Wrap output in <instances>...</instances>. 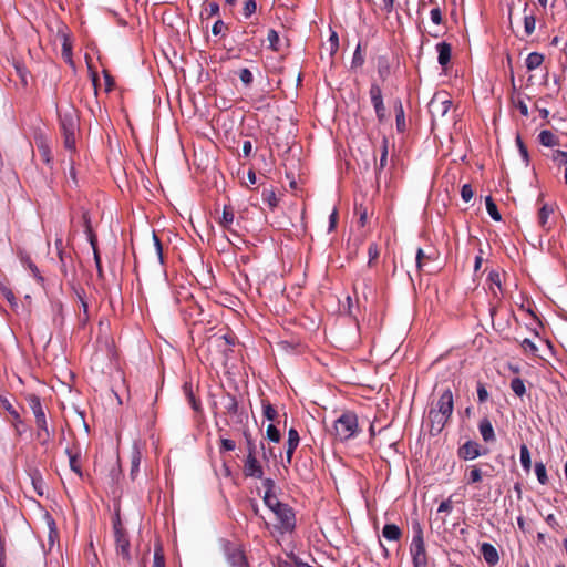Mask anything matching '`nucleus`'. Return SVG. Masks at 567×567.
Segmentation results:
<instances>
[{
	"label": "nucleus",
	"mask_w": 567,
	"mask_h": 567,
	"mask_svg": "<svg viewBox=\"0 0 567 567\" xmlns=\"http://www.w3.org/2000/svg\"><path fill=\"white\" fill-rule=\"evenodd\" d=\"M27 402L31 409L37 424V439L42 445H45L51 440V432L49 431L45 413L41 400L35 394H29Z\"/></svg>",
	"instance_id": "nucleus-1"
},
{
	"label": "nucleus",
	"mask_w": 567,
	"mask_h": 567,
	"mask_svg": "<svg viewBox=\"0 0 567 567\" xmlns=\"http://www.w3.org/2000/svg\"><path fill=\"white\" fill-rule=\"evenodd\" d=\"M413 528V539L410 546L411 556L413 559L414 567H425L429 564L424 539H423V529L421 524L415 520L412 524Z\"/></svg>",
	"instance_id": "nucleus-2"
},
{
	"label": "nucleus",
	"mask_w": 567,
	"mask_h": 567,
	"mask_svg": "<svg viewBox=\"0 0 567 567\" xmlns=\"http://www.w3.org/2000/svg\"><path fill=\"white\" fill-rule=\"evenodd\" d=\"M60 126L64 138V147L71 152L75 151V131L78 127V118L74 110L60 114Z\"/></svg>",
	"instance_id": "nucleus-3"
},
{
	"label": "nucleus",
	"mask_w": 567,
	"mask_h": 567,
	"mask_svg": "<svg viewBox=\"0 0 567 567\" xmlns=\"http://www.w3.org/2000/svg\"><path fill=\"white\" fill-rule=\"evenodd\" d=\"M452 104L453 103L449 92L444 90L435 92L427 105L432 117V123L444 118L452 107Z\"/></svg>",
	"instance_id": "nucleus-4"
},
{
	"label": "nucleus",
	"mask_w": 567,
	"mask_h": 567,
	"mask_svg": "<svg viewBox=\"0 0 567 567\" xmlns=\"http://www.w3.org/2000/svg\"><path fill=\"white\" fill-rule=\"evenodd\" d=\"M113 529H114V538H115V548L116 554L118 557L122 558L121 564L127 565L131 563V544L130 538L124 529L121 519L117 517L113 522Z\"/></svg>",
	"instance_id": "nucleus-5"
},
{
	"label": "nucleus",
	"mask_w": 567,
	"mask_h": 567,
	"mask_svg": "<svg viewBox=\"0 0 567 567\" xmlns=\"http://www.w3.org/2000/svg\"><path fill=\"white\" fill-rule=\"evenodd\" d=\"M333 434L338 445L344 444L354 435V414L351 412L342 413L333 422Z\"/></svg>",
	"instance_id": "nucleus-6"
},
{
	"label": "nucleus",
	"mask_w": 567,
	"mask_h": 567,
	"mask_svg": "<svg viewBox=\"0 0 567 567\" xmlns=\"http://www.w3.org/2000/svg\"><path fill=\"white\" fill-rule=\"evenodd\" d=\"M277 523L276 528L281 533H291L296 527V516L288 504H282L274 512Z\"/></svg>",
	"instance_id": "nucleus-7"
},
{
	"label": "nucleus",
	"mask_w": 567,
	"mask_h": 567,
	"mask_svg": "<svg viewBox=\"0 0 567 567\" xmlns=\"http://www.w3.org/2000/svg\"><path fill=\"white\" fill-rule=\"evenodd\" d=\"M56 38L61 41V44H62V58L64 59V61L69 64H73V60H72V40H71V35H70V31H69V28L60 22L58 24V30H56Z\"/></svg>",
	"instance_id": "nucleus-8"
},
{
	"label": "nucleus",
	"mask_w": 567,
	"mask_h": 567,
	"mask_svg": "<svg viewBox=\"0 0 567 567\" xmlns=\"http://www.w3.org/2000/svg\"><path fill=\"white\" fill-rule=\"evenodd\" d=\"M487 449H482L481 445L472 440L466 441L457 449V456L464 461L475 460L481 455H486Z\"/></svg>",
	"instance_id": "nucleus-9"
},
{
	"label": "nucleus",
	"mask_w": 567,
	"mask_h": 567,
	"mask_svg": "<svg viewBox=\"0 0 567 567\" xmlns=\"http://www.w3.org/2000/svg\"><path fill=\"white\" fill-rule=\"evenodd\" d=\"M244 474L246 477L262 478L264 470L256 453H247L244 464Z\"/></svg>",
	"instance_id": "nucleus-10"
},
{
	"label": "nucleus",
	"mask_w": 567,
	"mask_h": 567,
	"mask_svg": "<svg viewBox=\"0 0 567 567\" xmlns=\"http://www.w3.org/2000/svg\"><path fill=\"white\" fill-rule=\"evenodd\" d=\"M225 551H226V555H227L228 564L231 567H245V566H247V560H246V557L244 555V551L237 545L228 544L225 547Z\"/></svg>",
	"instance_id": "nucleus-11"
},
{
	"label": "nucleus",
	"mask_w": 567,
	"mask_h": 567,
	"mask_svg": "<svg viewBox=\"0 0 567 567\" xmlns=\"http://www.w3.org/2000/svg\"><path fill=\"white\" fill-rule=\"evenodd\" d=\"M370 99L379 121H383L385 117V107L383 105L382 91L381 87L375 83H373L370 87Z\"/></svg>",
	"instance_id": "nucleus-12"
},
{
	"label": "nucleus",
	"mask_w": 567,
	"mask_h": 567,
	"mask_svg": "<svg viewBox=\"0 0 567 567\" xmlns=\"http://www.w3.org/2000/svg\"><path fill=\"white\" fill-rule=\"evenodd\" d=\"M450 417L439 413L434 409L429 411L430 433L431 435H437L442 432Z\"/></svg>",
	"instance_id": "nucleus-13"
},
{
	"label": "nucleus",
	"mask_w": 567,
	"mask_h": 567,
	"mask_svg": "<svg viewBox=\"0 0 567 567\" xmlns=\"http://www.w3.org/2000/svg\"><path fill=\"white\" fill-rule=\"evenodd\" d=\"M453 408H454L453 393L450 389H446L441 394V396L437 401V404H436V409H434V410L441 414L446 415L447 417H451V415L453 413Z\"/></svg>",
	"instance_id": "nucleus-14"
},
{
	"label": "nucleus",
	"mask_w": 567,
	"mask_h": 567,
	"mask_svg": "<svg viewBox=\"0 0 567 567\" xmlns=\"http://www.w3.org/2000/svg\"><path fill=\"white\" fill-rule=\"evenodd\" d=\"M300 442L299 433L296 429L291 427L288 432V440L286 443V463L291 464L293 453Z\"/></svg>",
	"instance_id": "nucleus-15"
},
{
	"label": "nucleus",
	"mask_w": 567,
	"mask_h": 567,
	"mask_svg": "<svg viewBox=\"0 0 567 567\" xmlns=\"http://www.w3.org/2000/svg\"><path fill=\"white\" fill-rule=\"evenodd\" d=\"M235 220L234 208L230 205H225L223 209V215L219 219V225L227 231L233 235H238L237 230L233 228V224Z\"/></svg>",
	"instance_id": "nucleus-16"
},
{
	"label": "nucleus",
	"mask_w": 567,
	"mask_h": 567,
	"mask_svg": "<svg viewBox=\"0 0 567 567\" xmlns=\"http://www.w3.org/2000/svg\"><path fill=\"white\" fill-rule=\"evenodd\" d=\"M478 431L485 443H493L496 441V435L492 422L487 416L483 417L478 423Z\"/></svg>",
	"instance_id": "nucleus-17"
},
{
	"label": "nucleus",
	"mask_w": 567,
	"mask_h": 567,
	"mask_svg": "<svg viewBox=\"0 0 567 567\" xmlns=\"http://www.w3.org/2000/svg\"><path fill=\"white\" fill-rule=\"evenodd\" d=\"M480 553L483 556L484 560L489 566H494L498 563V559H499L498 551L495 548V546H493L492 544L483 543L481 545Z\"/></svg>",
	"instance_id": "nucleus-18"
},
{
	"label": "nucleus",
	"mask_w": 567,
	"mask_h": 567,
	"mask_svg": "<svg viewBox=\"0 0 567 567\" xmlns=\"http://www.w3.org/2000/svg\"><path fill=\"white\" fill-rule=\"evenodd\" d=\"M439 53L437 60L441 66L445 68L451 61L452 47L447 42H441L436 45Z\"/></svg>",
	"instance_id": "nucleus-19"
},
{
	"label": "nucleus",
	"mask_w": 567,
	"mask_h": 567,
	"mask_svg": "<svg viewBox=\"0 0 567 567\" xmlns=\"http://www.w3.org/2000/svg\"><path fill=\"white\" fill-rule=\"evenodd\" d=\"M554 213V208L548 204H544L538 210V225L545 230L549 231L551 227L548 225L549 216Z\"/></svg>",
	"instance_id": "nucleus-20"
},
{
	"label": "nucleus",
	"mask_w": 567,
	"mask_h": 567,
	"mask_svg": "<svg viewBox=\"0 0 567 567\" xmlns=\"http://www.w3.org/2000/svg\"><path fill=\"white\" fill-rule=\"evenodd\" d=\"M382 535L388 540L398 542L402 537V530L395 524H385L382 529Z\"/></svg>",
	"instance_id": "nucleus-21"
},
{
	"label": "nucleus",
	"mask_w": 567,
	"mask_h": 567,
	"mask_svg": "<svg viewBox=\"0 0 567 567\" xmlns=\"http://www.w3.org/2000/svg\"><path fill=\"white\" fill-rule=\"evenodd\" d=\"M465 476H466L467 484H470V485L477 484V483H481L483 480V472L478 467V465H472V466L467 467Z\"/></svg>",
	"instance_id": "nucleus-22"
},
{
	"label": "nucleus",
	"mask_w": 567,
	"mask_h": 567,
	"mask_svg": "<svg viewBox=\"0 0 567 567\" xmlns=\"http://www.w3.org/2000/svg\"><path fill=\"white\" fill-rule=\"evenodd\" d=\"M539 143L547 147H553L559 144V140L553 132L544 130L538 135Z\"/></svg>",
	"instance_id": "nucleus-23"
},
{
	"label": "nucleus",
	"mask_w": 567,
	"mask_h": 567,
	"mask_svg": "<svg viewBox=\"0 0 567 567\" xmlns=\"http://www.w3.org/2000/svg\"><path fill=\"white\" fill-rule=\"evenodd\" d=\"M544 54L542 53H538V52H532L528 54V56L526 58V68L528 71H533L537 68H539L543 62H544Z\"/></svg>",
	"instance_id": "nucleus-24"
},
{
	"label": "nucleus",
	"mask_w": 567,
	"mask_h": 567,
	"mask_svg": "<svg viewBox=\"0 0 567 567\" xmlns=\"http://www.w3.org/2000/svg\"><path fill=\"white\" fill-rule=\"evenodd\" d=\"M66 454L69 456V464H70V468L79 476V477H82L83 476V473H82V470H81V465H80V462H79V455L80 453L79 452H73L72 450L70 449H66Z\"/></svg>",
	"instance_id": "nucleus-25"
},
{
	"label": "nucleus",
	"mask_w": 567,
	"mask_h": 567,
	"mask_svg": "<svg viewBox=\"0 0 567 567\" xmlns=\"http://www.w3.org/2000/svg\"><path fill=\"white\" fill-rule=\"evenodd\" d=\"M141 458H142L141 452L137 449H134L132 451V454H131V472H130V475H131L132 480H135V477H136V475L138 473L140 464H141Z\"/></svg>",
	"instance_id": "nucleus-26"
},
{
	"label": "nucleus",
	"mask_w": 567,
	"mask_h": 567,
	"mask_svg": "<svg viewBox=\"0 0 567 567\" xmlns=\"http://www.w3.org/2000/svg\"><path fill=\"white\" fill-rule=\"evenodd\" d=\"M267 40L269 42V48L274 51V52H279L281 51V41H280V38H279V34L276 30L274 29H270L268 31V34H267Z\"/></svg>",
	"instance_id": "nucleus-27"
},
{
	"label": "nucleus",
	"mask_w": 567,
	"mask_h": 567,
	"mask_svg": "<svg viewBox=\"0 0 567 567\" xmlns=\"http://www.w3.org/2000/svg\"><path fill=\"white\" fill-rule=\"evenodd\" d=\"M262 414L268 421H276L279 416L278 411L272 406V404L266 400H262Z\"/></svg>",
	"instance_id": "nucleus-28"
},
{
	"label": "nucleus",
	"mask_w": 567,
	"mask_h": 567,
	"mask_svg": "<svg viewBox=\"0 0 567 567\" xmlns=\"http://www.w3.org/2000/svg\"><path fill=\"white\" fill-rule=\"evenodd\" d=\"M380 256V249L378 244L371 243L368 248V267L372 268L375 266Z\"/></svg>",
	"instance_id": "nucleus-29"
},
{
	"label": "nucleus",
	"mask_w": 567,
	"mask_h": 567,
	"mask_svg": "<svg viewBox=\"0 0 567 567\" xmlns=\"http://www.w3.org/2000/svg\"><path fill=\"white\" fill-rule=\"evenodd\" d=\"M75 295H76V299L78 301L80 302L81 305V308L83 310V319L82 321L85 323L87 320H89V306H87V302L85 300V292L84 290L81 288V289H75Z\"/></svg>",
	"instance_id": "nucleus-30"
},
{
	"label": "nucleus",
	"mask_w": 567,
	"mask_h": 567,
	"mask_svg": "<svg viewBox=\"0 0 567 567\" xmlns=\"http://www.w3.org/2000/svg\"><path fill=\"white\" fill-rule=\"evenodd\" d=\"M486 203V209L489 216L495 220L499 221L502 219V216L498 212L497 205L495 204L494 199L491 196H487L485 199Z\"/></svg>",
	"instance_id": "nucleus-31"
},
{
	"label": "nucleus",
	"mask_w": 567,
	"mask_h": 567,
	"mask_svg": "<svg viewBox=\"0 0 567 567\" xmlns=\"http://www.w3.org/2000/svg\"><path fill=\"white\" fill-rule=\"evenodd\" d=\"M520 463L523 468L526 472L530 471L532 467V461H530V453L526 444L520 445Z\"/></svg>",
	"instance_id": "nucleus-32"
},
{
	"label": "nucleus",
	"mask_w": 567,
	"mask_h": 567,
	"mask_svg": "<svg viewBox=\"0 0 567 567\" xmlns=\"http://www.w3.org/2000/svg\"><path fill=\"white\" fill-rule=\"evenodd\" d=\"M511 389L519 398H522L526 393L524 380L520 378H514L511 381Z\"/></svg>",
	"instance_id": "nucleus-33"
},
{
	"label": "nucleus",
	"mask_w": 567,
	"mask_h": 567,
	"mask_svg": "<svg viewBox=\"0 0 567 567\" xmlns=\"http://www.w3.org/2000/svg\"><path fill=\"white\" fill-rule=\"evenodd\" d=\"M339 48L338 34L332 32L327 44L323 45V49L332 56Z\"/></svg>",
	"instance_id": "nucleus-34"
},
{
	"label": "nucleus",
	"mask_w": 567,
	"mask_h": 567,
	"mask_svg": "<svg viewBox=\"0 0 567 567\" xmlns=\"http://www.w3.org/2000/svg\"><path fill=\"white\" fill-rule=\"evenodd\" d=\"M264 502L272 513L284 504L277 498L275 494H265Z\"/></svg>",
	"instance_id": "nucleus-35"
},
{
	"label": "nucleus",
	"mask_w": 567,
	"mask_h": 567,
	"mask_svg": "<svg viewBox=\"0 0 567 567\" xmlns=\"http://www.w3.org/2000/svg\"><path fill=\"white\" fill-rule=\"evenodd\" d=\"M38 150H39L42 161L47 164H50L52 161V157H51V151H50L49 145L44 141H41L38 144Z\"/></svg>",
	"instance_id": "nucleus-36"
},
{
	"label": "nucleus",
	"mask_w": 567,
	"mask_h": 567,
	"mask_svg": "<svg viewBox=\"0 0 567 567\" xmlns=\"http://www.w3.org/2000/svg\"><path fill=\"white\" fill-rule=\"evenodd\" d=\"M262 199L272 209L278 205V198L274 189H265L262 192Z\"/></svg>",
	"instance_id": "nucleus-37"
},
{
	"label": "nucleus",
	"mask_w": 567,
	"mask_h": 567,
	"mask_svg": "<svg viewBox=\"0 0 567 567\" xmlns=\"http://www.w3.org/2000/svg\"><path fill=\"white\" fill-rule=\"evenodd\" d=\"M536 17L534 13L526 14L524 17V29L527 35H530L535 31Z\"/></svg>",
	"instance_id": "nucleus-38"
},
{
	"label": "nucleus",
	"mask_w": 567,
	"mask_h": 567,
	"mask_svg": "<svg viewBox=\"0 0 567 567\" xmlns=\"http://www.w3.org/2000/svg\"><path fill=\"white\" fill-rule=\"evenodd\" d=\"M395 112H396V128L399 132H404L405 130V118H404V112H403V107H402V104L399 103L398 107H395Z\"/></svg>",
	"instance_id": "nucleus-39"
},
{
	"label": "nucleus",
	"mask_w": 567,
	"mask_h": 567,
	"mask_svg": "<svg viewBox=\"0 0 567 567\" xmlns=\"http://www.w3.org/2000/svg\"><path fill=\"white\" fill-rule=\"evenodd\" d=\"M266 436L269 441L278 443L280 441L281 434L275 424H269L266 430Z\"/></svg>",
	"instance_id": "nucleus-40"
},
{
	"label": "nucleus",
	"mask_w": 567,
	"mask_h": 567,
	"mask_svg": "<svg viewBox=\"0 0 567 567\" xmlns=\"http://www.w3.org/2000/svg\"><path fill=\"white\" fill-rule=\"evenodd\" d=\"M416 267L419 270H422L423 267L426 265V261L432 260L433 257L430 255H426L422 248H419L416 251Z\"/></svg>",
	"instance_id": "nucleus-41"
},
{
	"label": "nucleus",
	"mask_w": 567,
	"mask_h": 567,
	"mask_svg": "<svg viewBox=\"0 0 567 567\" xmlns=\"http://www.w3.org/2000/svg\"><path fill=\"white\" fill-rule=\"evenodd\" d=\"M257 10V3L256 0H245L244 8H243V14L245 18L251 17Z\"/></svg>",
	"instance_id": "nucleus-42"
},
{
	"label": "nucleus",
	"mask_w": 567,
	"mask_h": 567,
	"mask_svg": "<svg viewBox=\"0 0 567 567\" xmlns=\"http://www.w3.org/2000/svg\"><path fill=\"white\" fill-rule=\"evenodd\" d=\"M535 473L540 484H546L548 481L546 467L543 463L535 464Z\"/></svg>",
	"instance_id": "nucleus-43"
},
{
	"label": "nucleus",
	"mask_w": 567,
	"mask_h": 567,
	"mask_svg": "<svg viewBox=\"0 0 567 567\" xmlns=\"http://www.w3.org/2000/svg\"><path fill=\"white\" fill-rule=\"evenodd\" d=\"M153 567H165V557L161 546L155 547Z\"/></svg>",
	"instance_id": "nucleus-44"
},
{
	"label": "nucleus",
	"mask_w": 567,
	"mask_h": 567,
	"mask_svg": "<svg viewBox=\"0 0 567 567\" xmlns=\"http://www.w3.org/2000/svg\"><path fill=\"white\" fill-rule=\"evenodd\" d=\"M239 79L245 86H250L254 81L252 73L247 68H244L239 71Z\"/></svg>",
	"instance_id": "nucleus-45"
},
{
	"label": "nucleus",
	"mask_w": 567,
	"mask_h": 567,
	"mask_svg": "<svg viewBox=\"0 0 567 567\" xmlns=\"http://www.w3.org/2000/svg\"><path fill=\"white\" fill-rule=\"evenodd\" d=\"M235 449H236L235 441L229 440V439H224V437L220 439V446H219L220 453L234 451Z\"/></svg>",
	"instance_id": "nucleus-46"
},
{
	"label": "nucleus",
	"mask_w": 567,
	"mask_h": 567,
	"mask_svg": "<svg viewBox=\"0 0 567 567\" xmlns=\"http://www.w3.org/2000/svg\"><path fill=\"white\" fill-rule=\"evenodd\" d=\"M520 347L525 352H529L532 354H535L538 350L536 344L530 339L527 338L520 342Z\"/></svg>",
	"instance_id": "nucleus-47"
},
{
	"label": "nucleus",
	"mask_w": 567,
	"mask_h": 567,
	"mask_svg": "<svg viewBox=\"0 0 567 567\" xmlns=\"http://www.w3.org/2000/svg\"><path fill=\"white\" fill-rule=\"evenodd\" d=\"M516 143H517V146H518V150H519V153H520L522 157L524 158V161L526 163H528V161H529L528 151H527V147L524 144V142H523V140H522V137L519 135L516 136Z\"/></svg>",
	"instance_id": "nucleus-48"
},
{
	"label": "nucleus",
	"mask_w": 567,
	"mask_h": 567,
	"mask_svg": "<svg viewBox=\"0 0 567 567\" xmlns=\"http://www.w3.org/2000/svg\"><path fill=\"white\" fill-rule=\"evenodd\" d=\"M226 30H228V25L220 19H218L212 28V32L214 35H219Z\"/></svg>",
	"instance_id": "nucleus-49"
},
{
	"label": "nucleus",
	"mask_w": 567,
	"mask_h": 567,
	"mask_svg": "<svg viewBox=\"0 0 567 567\" xmlns=\"http://www.w3.org/2000/svg\"><path fill=\"white\" fill-rule=\"evenodd\" d=\"M461 196L463 198L464 202H470L473 196H474V192L472 189V186L470 184H465L462 186V189H461Z\"/></svg>",
	"instance_id": "nucleus-50"
},
{
	"label": "nucleus",
	"mask_w": 567,
	"mask_h": 567,
	"mask_svg": "<svg viewBox=\"0 0 567 567\" xmlns=\"http://www.w3.org/2000/svg\"><path fill=\"white\" fill-rule=\"evenodd\" d=\"M477 398L480 403H484L488 400V392L482 382L477 383Z\"/></svg>",
	"instance_id": "nucleus-51"
},
{
	"label": "nucleus",
	"mask_w": 567,
	"mask_h": 567,
	"mask_svg": "<svg viewBox=\"0 0 567 567\" xmlns=\"http://www.w3.org/2000/svg\"><path fill=\"white\" fill-rule=\"evenodd\" d=\"M553 159L557 163H559L560 165H566L567 166V152L565 151H560V150H556L553 154Z\"/></svg>",
	"instance_id": "nucleus-52"
},
{
	"label": "nucleus",
	"mask_w": 567,
	"mask_h": 567,
	"mask_svg": "<svg viewBox=\"0 0 567 567\" xmlns=\"http://www.w3.org/2000/svg\"><path fill=\"white\" fill-rule=\"evenodd\" d=\"M153 240H154L156 255H157L159 261L163 264V246H162V243H161L158 236L155 233H153Z\"/></svg>",
	"instance_id": "nucleus-53"
},
{
	"label": "nucleus",
	"mask_w": 567,
	"mask_h": 567,
	"mask_svg": "<svg viewBox=\"0 0 567 567\" xmlns=\"http://www.w3.org/2000/svg\"><path fill=\"white\" fill-rule=\"evenodd\" d=\"M205 13L207 14V18L217 16L219 13V4L217 2L208 3L205 8Z\"/></svg>",
	"instance_id": "nucleus-54"
},
{
	"label": "nucleus",
	"mask_w": 567,
	"mask_h": 567,
	"mask_svg": "<svg viewBox=\"0 0 567 567\" xmlns=\"http://www.w3.org/2000/svg\"><path fill=\"white\" fill-rule=\"evenodd\" d=\"M4 408L10 413V415L12 416V419L16 423H22V421L20 419V414L8 401H6Z\"/></svg>",
	"instance_id": "nucleus-55"
},
{
	"label": "nucleus",
	"mask_w": 567,
	"mask_h": 567,
	"mask_svg": "<svg viewBox=\"0 0 567 567\" xmlns=\"http://www.w3.org/2000/svg\"><path fill=\"white\" fill-rule=\"evenodd\" d=\"M93 256H94V262L96 266L97 277L103 278L104 272H103V268H102V264H101V256H100L99 249H95V252H93Z\"/></svg>",
	"instance_id": "nucleus-56"
},
{
	"label": "nucleus",
	"mask_w": 567,
	"mask_h": 567,
	"mask_svg": "<svg viewBox=\"0 0 567 567\" xmlns=\"http://www.w3.org/2000/svg\"><path fill=\"white\" fill-rule=\"evenodd\" d=\"M431 20L433 21V23L435 24H441L442 21H443V18H442V12H441V9L439 7L436 8H433L431 10Z\"/></svg>",
	"instance_id": "nucleus-57"
},
{
	"label": "nucleus",
	"mask_w": 567,
	"mask_h": 567,
	"mask_svg": "<svg viewBox=\"0 0 567 567\" xmlns=\"http://www.w3.org/2000/svg\"><path fill=\"white\" fill-rule=\"evenodd\" d=\"M247 442V453H256V444L248 432H244Z\"/></svg>",
	"instance_id": "nucleus-58"
},
{
	"label": "nucleus",
	"mask_w": 567,
	"mask_h": 567,
	"mask_svg": "<svg viewBox=\"0 0 567 567\" xmlns=\"http://www.w3.org/2000/svg\"><path fill=\"white\" fill-rule=\"evenodd\" d=\"M262 485H264V487L266 488L265 494H275V493H274V489H275L276 484H275V481H274V480H271V478H265V480L262 481Z\"/></svg>",
	"instance_id": "nucleus-59"
},
{
	"label": "nucleus",
	"mask_w": 567,
	"mask_h": 567,
	"mask_svg": "<svg viewBox=\"0 0 567 567\" xmlns=\"http://www.w3.org/2000/svg\"><path fill=\"white\" fill-rule=\"evenodd\" d=\"M386 159H388V142H386V140H384L383 141L382 154H381V157H380V167L381 168L385 167Z\"/></svg>",
	"instance_id": "nucleus-60"
},
{
	"label": "nucleus",
	"mask_w": 567,
	"mask_h": 567,
	"mask_svg": "<svg viewBox=\"0 0 567 567\" xmlns=\"http://www.w3.org/2000/svg\"><path fill=\"white\" fill-rule=\"evenodd\" d=\"M83 225L86 234H91L93 231L91 226V219L87 212H84L82 215Z\"/></svg>",
	"instance_id": "nucleus-61"
},
{
	"label": "nucleus",
	"mask_w": 567,
	"mask_h": 567,
	"mask_svg": "<svg viewBox=\"0 0 567 567\" xmlns=\"http://www.w3.org/2000/svg\"><path fill=\"white\" fill-rule=\"evenodd\" d=\"M452 508H453V507H452V502H451V499H446V501H443V502L440 504V506H439V508H437V512H439V513H443V512L449 513V512H451V511H452Z\"/></svg>",
	"instance_id": "nucleus-62"
},
{
	"label": "nucleus",
	"mask_w": 567,
	"mask_h": 567,
	"mask_svg": "<svg viewBox=\"0 0 567 567\" xmlns=\"http://www.w3.org/2000/svg\"><path fill=\"white\" fill-rule=\"evenodd\" d=\"M546 523L554 529L560 528L559 523L557 522L556 517L553 514L547 515L545 518Z\"/></svg>",
	"instance_id": "nucleus-63"
},
{
	"label": "nucleus",
	"mask_w": 567,
	"mask_h": 567,
	"mask_svg": "<svg viewBox=\"0 0 567 567\" xmlns=\"http://www.w3.org/2000/svg\"><path fill=\"white\" fill-rule=\"evenodd\" d=\"M252 144L250 141H245L243 144V154L245 157H249L251 155Z\"/></svg>",
	"instance_id": "nucleus-64"
}]
</instances>
